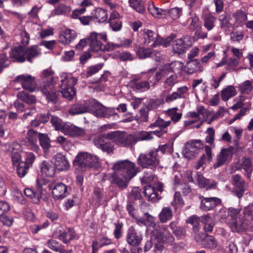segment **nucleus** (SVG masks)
Returning a JSON list of instances; mask_svg holds the SVG:
<instances>
[{"label":"nucleus","instance_id":"obj_1","mask_svg":"<svg viewBox=\"0 0 253 253\" xmlns=\"http://www.w3.org/2000/svg\"><path fill=\"white\" fill-rule=\"evenodd\" d=\"M167 148V145H160L157 148L140 153L137 159L138 165L143 169L155 170L160 165V157L165 153Z\"/></svg>","mask_w":253,"mask_h":253},{"label":"nucleus","instance_id":"obj_2","mask_svg":"<svg viewBox=\"0 0 253 253\" xmlns=\"http://www.w3.org/2000/svg\"><path fill=\"white\" fill-rule=\"evenodd\" d=\"M153 227L151 237L156 240L154 244L155 249L158 251L163 250L165 242L169 245L174 244L175 239L166 225L156 224Z\"/></svg>","mask_w":253,"mask_h":253},{"label":"nucleus","instance_id":"obj_3","mask_svg":"<svg viewBox=\"0 0 253 253\" xmlns=\"http://www.w3.org/2000/svg\"><path fill=\"white\" fill-rule=\"evenodd\" d=\"M112 169L127 180H130L136 175L139 170V168L136 167L135 164L128 160L117 161L114 164Z\"/></svg>","mask_w":253,"mask_h":253},{"label":"nucleus","instance_id":"obj_4","mask_svg":"<svg viewBox=\"0 0 253 253\" xmlns=\"http://www.w3.org/2000/svg\"><path fill=\"white\" fill-rule=\"evenodd\" d=\"M59 86L63 97L68 100H73L76 93L74 86L77 84V79L73 77L68 78L67 75L65 73L62 74Z\"/></svg>","mask_w":253,"mask_h":253},{"label":"nucleus","instance_id":"obj_5","mask_svg":"<svg viewBox=\"0 0 253 253\" xmlns=\"http://www.w3.org/2000/svg\"><path fill=\"white\" fill-rule=\"evenodd\" d=\"M73 164L78 169L84 170L97 166L98 159L97 156L87 152H80L76 157Z\"/></svg>","mask_w":253,"mask_h":253},{"label":"nucleus","instance_id":"obj_6","mask_svg":"<svg viewBox=\"0 0 253 253\" xmlns=\"http://www.w3.org/2000/svg\"><path fill=\"white\" fill-rule=\"evenodd\" d=\"M110 138L113 139V142L116 144L123 147H132L136 142L134 133L128 134L124 131H113L108 135Z\"/></svg>","mask_w":253,"mask_h":253},{"label":"nucleus","instance_id":"obj_7","mask_svg":"<svg viewBox=\"0 0 253 253\" xmlns=\"http://www.w3.org/2000/svg\"><path fill=\"white\" fill-rule=\"evenodd\" d=\"M111 134V132L107 133L99 134L96 135L93 139L94 144L100 149L103 152H106L109 155L113 154L114 150V145L107 140H113L110 138L108 135Z\"/></svg>","mask_w":253,"mask_h":253},{"label":"nucleus","instance_id":"obj_8","mask_svg":"<svg viewBox=\"0 0 253 253\" xmlns=\"http://www.w3.org/2000/svg\"><path fill=\"white\" fill-rule=\"evenodd\" d=\"M174 37V36L171 35L164 40L159 37L157 33L151 30H147L143 34L144 43L147 45L151 42H153L152 44L153 47L162 44H164L165 46H167Z\"/></svg>","mask_w":253,"mask_h":253},{"label":"nucleus","instance_id":"obj_9","mask_svg":"<svg viewBox=\"0 0 253 253\" xmlns=\"http://www.w3.org/2000/svg\"><path fill=\"white\" fill-rule=\"evenodd\" d=\"M40 87L41 91L48 102L53 104L57 102L59 91L56 89L53 83L48 81L42 82Z\"/></svg>","mask_w":253,"mask_h":253},{"label":"nucleus","instance_id":"obj_10","mask_svg":"<svg viewBox=\"0 0 253 253\" xmlns=\"http://www.w3.org/2000/svg\"><path fill=\"white\" fill-rule=\"evenodd\" d=\"M234 150V148L232 146L222 148L216 156L215 162L212 166L213 169H216L228 164L231 160Z\"/></svg>","mask_w":253,"mask_h":253},{"label":"nucleus","instance_id":"obj_11","mask_svg":"<svg viewBox=\"0 0 253 253\" xmlns=\"http://www.w3.org/2000/svg\"><path fill=\"white\" fill-rule=\"evenodd\" d=\"M241 209L237 208L235 209L230 208L229 209V215L232 218L231 227L233 231L240 232L247 230L248 229H240L239 228L240 225L239 220L240 219L241 221L244 223L246 222V217L244 213V211L242 213H241Z\"/></svg>","mask_w":253,"mask_h":253},{"label":"nucleus","instance_id":"obj_12","mask_svg":"<svg viewBox=\"0 0 253 253\" xmlns=\"http://www.w3.org/2000/svg\"><path fill=\"white\" fill-rule=\"evenodd\" d=\"M232 183L234 185L232 190L233 194L239 199L243 197L244 193L247 190L248 185L239 174L232 175Z\"/></svg>","mask_w":253,"mask_h":253},{"label":"nucleus","instance_id":"obj_13","mask_svg":"<svg viewBox=\"0 0 253 253\" xmlns=\"http://www.w3.org/2000/svg\"><path fill=\"white\" fill-rule=\"evenodd\" d=\"M163 191V184L161 182H158L154 186L147 185L144 188V194L147 197L148 200L152 202H157L161 199L158 192H162Z\"/></svg>","mask_w":253,"mask_h":253},{"label":"nucleus","instance_id":"obj_14","mask_svg":"<svg viewBox=\"0 0 253 253\" xmlns=\"http://www.w3.org/2000/svg\"><path fill=\"white\" fill-rule=\"evenodd\" d=\"M45 186V184H43L42 183V181L39 180L37 181V192H35L32 189L26 188L24 190L25 195L32 199H33V201L35 204H39L40 199H43L44 201L47 200V198L46 197H44L45 195L43 187Z\"/></svg>","mask_w":253,"mask_h":253},{"label":"nucleus","instance_id":"obj_15","mask_svg":"<svg viewBox=\"0 0 253 253\" xmlns=\"http://www.w3.org/2000/svg\"><path fill=\"white\" fill-rule=\"evenodd\" d=\"M13 82L20 83L24 89L30 92H34L37 87L35 78L30 75L22 74L18 75L15 78Z\"/></svg>","mask_w":253,"mask_h":253},{"label":"nucleus","instance_id":"obj_16","mask_svg":"<svg viewBox=\"0 0 253 253\" xmlns=\"http://www.w3.org/2000/svg\"><path fill=\"white\" fill-rule=\"evenodd\" d=\"M203 148V144L200 140H194L188 142L185 144L183 154L185 157L191 159L197 155L200 149Z\"/></svg>","mask_w":253,"mask_h":253},{"label":"nucleus","instance_id":"obj_17","mask_svg":"<svg viewBox=\"0 0 253 253\" xmlns=\"http://www.w3.org/2000/svg\"><path fill=\"white\" fill-rule=\"evenodd\" d=\"M244 213L246 217V222L243 223L239 219V228L249 230L253 227V203L244 207Z\"/></svg>","mask_w":253,"mask_h":253},{"label":"nucleus","instance_id":"obj_18","mask_svg":"<svg viewBox=\"0 0 253 253\" xmlns=\"http://www.w3.org/2000/svg\"><path fill=\"white\" fill-rule=\"evenodd\" d=\"M48 187L52 189V195L54 199H62L67 195L68 187L62 182L49 185Z\"/></svg>","mask_w":253,"mask_h":253},{"label":"nucleus","instance_id":"obj_19","mask_svg":"<svg viewBox=\"0 0 253 253\" xmlns=\"http://www.w3.org/2000/svg\"><path fill=\"white\" fill-rule=\"evenodd\" d=\"M129 84L130 87L136 92H144L150 88L149 82L141 80L138 77L133 78Z\"/></svg>","mask_w":253,"mask_h":253},{"label":"nucleus","instance_id":"obj_20","mask_svg":"<svg viewBox=\"0 0 253 253\" xmlns=\"http://www.w3.org/2000/svg\"><path fill=\"white\" fill-rule=\"evenodd\" d=\"M201 209L205 211L213 210L217 205H220L221 200L216 197H205L201 196Z\"/></svg>","mask_w":253,"mask_h":253},{"label":"nucleus","instance_id":"obj_21","mask_svg":"<svg viewBox=\"0 0 253 253\" xmlns=\"http://www.w3.org/2000/svg\"><path fill=\"white\" fill-rule=\"evenodd\" d=\"M187 38H180L175 40L172 44V50L175 54L180 55L185 52L191 46Z\"/></svg>","mask_w":253,"mask_h":253},{"label":"nucleus","instance_id":"obj_22","mask_svg":"<svg viewBox=\"0 0 253 253\" xmlns=\"http://www.w3.org/2000/svg\"><path fill=\"white\" fill-rule=\"evenodd\" d=\"M142 240V235L136 231L133 227H130L126 236L127 243L131 246L136 247L140 245Z\"/></svg>","mask_w":253,"mask_h":253},{"label":"nucleus","instance_id":"obj_23","mask_svg":"<svg viewBox=\"0 0 253 253\" xmlns=\"http://www.w3.org/2000/svg\"><path fill=\"white\" fill-rule=\"evenodd\" d=\"M196 238L197 242L206 248L214 249L218 245L216 240L212 236L207 235L205 237L204 234H198Z\"/></svg>","mask_w":253,"mask_h":253},{"label":"nucleus","instance_id":"obj_24","mask_svg":"<svg viewBox=\"0 0 253 253\" xmlns=\"http://www.w3.org/2000/svg\"><path fill=\"white\" fill-rule=\"evenodd\" d=\"M54 166L58 170L64 171L70 168V164L65 155L57 153L54 156Z\"/></svg>","mask_w":253,"mask_h":253},{"label":"nucleus","instance_id":"obj_25","mask_svg":"<svg viewBox=\"0 0 253 253\" xmlns=\"http://www.w3.org/2000/svg\"><path fill=\"white\" fill-rule=\"evenodd\" d=\"M63 133L71 137L83 136L85 135L84 130L74 125L66 124L63 128Z\"/></svg>","mask_w":253,"mask_h":253},{"label":"nucleus","instance_id":"obj_26","mask_svg":"<svg viewBox=\"0 0 253 253\" xmlns=\"http://www.w3.org/2000/svg\"><path fill=\"white\" fill-rule=\"evenodd\" d=\"M76 32L73 30L66 29L63 30L59 35V41L63 44H69L77 38Z\"/></svg>","mask_w":253,"mask_h":253},{"label":"nucleus","instance_id":"obj_27","mask_svg":"<svg viewBox=\"0 0 253 253\" xmlns=\"http://www.w3.org/2000/svg\"><path fill=\"white\" fill-rule=\"evenodd\" d=\"M98 33L92 32L87 38V41L90 46V50L97 52L102 50V43L98 39Z\"/></svg>","mask_w":253,"mask_h":253},{"label":"nucleus","instance_id":"obj_28","mask_svg":"<svg viewBox=\"0 0 253 253\" xmlns=\"http://www.w3.org/2000/svg\"><path fill=\"white\" fill-rule=\"evenodd\" d=\"M110 179L112 184L116 185L121 189L126 188L130 181L121 177L119 172L115 171L111 174Z\"/></svg>","mask_w":253,"mask_h":253},{"label":"nucleus","instance_id":"obj_29","mask_svg":"<svg viewBox=\"0 0 253 253\" xmlns=\"http://www.w3.org/2000/svg\"><path fill=\"white\" fill-rule=\"evenodd\" d=\"M39 133L32 129H29L26 134V142L31 146V149L34 151L39 150V146L37 145Z\"/></svg>","mask_w":253,"mask_h":253},{"label":"nucleus","instance_id":"obj_30","mask_svg":"<svg viewBox=\"0 0 253 253\" xmlns=\"http://www.w3.org/2000/svg\"><path fill=\"white\" fill-rule=\"evenodd\" d=\"M10 55L14 61L23 62L25 61V48L22 46L15 47L11 50Z\"/></svg>","mask_w":253,"mask_h":253},{"label":"nucleus","instance_id":"obj_31","mask_svg":"<svg viewBox=\"0 0 253 253\" xmlns=\"http://www.w3.org/2000/svg\"><path fill=\"white\" fill-rule=\"evenodd\" d=\"M41 54V51L38 45H34L25 48V60L32 62L33 59Z\"/></svg>","mask_w":253,"mask_h":253},{"label":"nucleus","instance_id":"obj_32","mask_svg":"<svg viewBox=\"0 0 253 253\" xmlns=\"http://www.w3.org/2000/svg\"><path fill=\"white\" fill-rule=\"evenodd\" d=\"M201 65L198 59L189 60L185 66V71L189 74L201 71Z\"/></svg>","mask_w":253,"mask_h":253},{"label":"nucleus","instance_id":"obj_33","mask_svg":"<svg viewBox=\"0 0 253 253\" xmlns=\"http://www.w3.org/2000/svg\"><path fill=\"white\" fill-rule=\"evenodd\" d=\"M238 169H244L246 171L245 175L250 179L253 172V164L251 160L248 158L243 157L241 160L240 167Z\"/></svg>","mask_w":253,"mask_h":253},{"label":"nucleus","instance_id":"obj_34","mask_svg":"<svg viewBox=\"0 0 253 253\" xmlns=\"http://www.w3.org/2000/svg\"><path fill=\"white\" fill-rule=\"evenodd\" d=\"M197 180L199 186L201 188L215 189L217 186V183L215 181L211 183L209 179L205 178L200 173L197 174Z\"/></svg>","mask_w":253,"mask_h":253},{"label":"nucleus","instance_id":"obj_35","mask_svg":"<svg viewBox=\"0 0 253 253\" xmlns=\"http://www.w3.org/2000/svg\"><path fill=\"white\" fill-rule=\"evenodd\" d=\"M188 21L190 22L188 27L190 31H195L202 28V24L199 20V18L195 13H190Z\"/></svg>","mask_w":253,"mask_h":253},{"label":"nucleus","instance_id":"obj_36","mask_svg":"<svg viewBox=\"0 0 253 253\" xmlns=\"http://www.w3.org/2000/svg\"><path fill=\"white\" fill-rule=\"evenodd\" d=\"M172 216V211L169 207H164L158 215L159 219L162 223L171 220Z\"/></svg>","mask_w":253,"mask_h":253},{"label":"nucleus","instance_id":"obj_37","mask_svg":"<svg viewBox=\"0 0 253 253\" xmlns=\"http://www.w3.org/2000/svg\"><path fill=\"white\" fill-rule=\"evenodd\" d=\"M38 138L40 141V145L43 149L44 152L47 153L49 151L51 147L50 138L47 134L39 133Z\"/></svg>","mask_w":253,"mask_h":253},{"label":"nucleus","instance_id":"obj_38","mask_svg":"<svg viewBox=\"0 0 253 253\" xmlns=\"http://www.w3.org/2000/svg\"><path fill=\"white\" fill-rule=\"evenodd\" d=\"M20 145L18 143H13L10 147V151L11 152V159L13 165H18L21 159V155L18 152L20 148Z\"/></svg>","mask_w":253,"mask_h":253},{"label":"nucleus","instance_id":"obj_39","mask_svg":"<svg viewBox=\"0 0 253 253\" xmlns=\"http://www.w3.org/2000/svg\"><path fill=\"white\" fill-rule=\"evenodd\" d=\"M92 15L93 19H96L97 22L99 23L105 22L108 18L106 11L100 7L96 8Z\"/></svg>","mask_w":253,"mask_h":253},{"label":"nucleus","instance_id":"obj_40","mask_svg":"<svg viewBox=\"0 0 253 253\" xmlns=\"http://www.w3.org/2000/svg\"><path fill=\"white\" fill-rule=\"evenodd\" d=\"M71 10L70 6L67 5L64 3L58 4L55 9L52 11L51 14L53 16L66 15Z\"/></svg>","mask_w":253,"mask_h":253},{"label":"nucleus","instance_id":"obj_41","mask_svg":"<svg viewBox=\"0 0 253 253\" xmlns=\"http://www.w3.org/2000/svg\"><path fill=\"white\" fill-rule=\"evenodd\" d=\"M216 20V18L212 15L206 14L203 19L204 26L208 31H211L214 27Z\"/></svg>","mask_w":253,"mask_h":253},{"label":"nucleus","instance_id":"obj_42","mask_svg":"<svg viewBox=\"0 0 253 253\" xmlns=\"http://www.w3.org/2000/svg\"><path fill=\"white\" fill-rule=\"evenodd\" d=\"M68 112L72 116L85 113L83 103L76 102L72 104L70 106Z\"/></svg>","mask_w":253,"mask_h":253},{"label":"nucleus","instance_id":"obj_43","mask_svg":"<svg viewBox=\"0 0 253 253\" xmlns=\"http://www.w3.org/2000/svg\"><path fill=\"white\" fill-rule=\"evenodd\" d=\"M129 6L137 12L144 14L145 12V7L141 0H128Z\"/></svg>","mask_w":253,"mask_h":253},{"label":"nucleus","instance_id":"obj_44","mask_svg":"<svg viewBox=\"0 0 253 253\" xmlns=\"http://www.w3.org/2000/svg\"><path fill=\"white\" fill-rule=\"evenodd\" d=\"M236 94V90L233 85H229L221 91V97L223 101H227Z\"/></svg>","mask_w":253,"mask_h":253},{"label":"nucleus","instance_id":"obj_45","mask_svg":"<svg viewBox=\"0 0 253 253\" xmlns=\"http://www.w3.org/2000/svg\"><path fill=\"white\" fill-rule=\"evenodd\" d=\"M17 96L19 99L28 104H32L36 102L35 96L29 94L24 91L19 92Z\"/></svg>","mask_w":253,"mask_h":253},{"label":"nucleus","instance_id":"obj_46","mask_svg":"<svg viewBox=\"0 0 253 253\" xmlns=\"http://www.w3.org/2000/svg\"><path fill=\"white\" fill-rule=\"evenodd\" d=\"M75 236L74 230L72 228H68L67 231L59 235V238L64 243L67 244L74 239Z\"/></svg>","mask_w":253,"mask_h":253},{"label":"nucleus","instance_id":"obj_47","mask_svg":"<svg viewBox=\"0 0 253 253\" xmlns=\"http://www.w3.org/2000/svg\"><path fill=\"white\" fill-rule=\"evenodd\" d=\"M85 113L94 111L99 105V102L94 99L85 100L83 102Z\"/></svg>","mask_w":253,"mask_h":253},{"label":"nucleus","instance_id":"obj_48","mask_svg":"<svg viewBox=\"0 0 253 253\" xmlns=\"http://www.w3.org/2000/svg\"><path fill=\"white\" fill-rule=\"evenodd\" d=\"M46 245L51 250L58 253L64 247L58 241L54 239L47 240Z\"/></svg>","mask_w":253,"mask_h":253},{"label":"nucleus","instance_id":"obj_49","mask_svg":"<svg viewBox=\"0 0 253 253\" xmlns=\"http://www.w3.org/2000/svg\"><path fill=\"white\" fill-rule=\"evenodd\" d=\"M50 122L55 130L63 132V128L66 124H64L61 119L56 116H51Z\"/></svg>","mask_w":253,"mask_h":253},{"label":"nucleus","instance_id":"obj_50","mask_svg":"<svg viewBox=\"0 0 253 253\" xmlns=\"http://www.w3.org/2000/svg\"><path fill=\"white\" fill-rule=\"evenodd\" d=\"M135 141L137 143L139 141L149 140L153 139L152 132L145 131L134 132Z\"/></svg>","mask_w":253,"mask_h":253},{"label":"nucleus","instance_id":"obj_51","mask_svg":"<svg viewBox=\"0 0 253 253\" xmlns=\"http://www.w3.org/2000/svg\"><path fill=\"white\" fill-rule=\"evenodd\" d=\"M171 124V121H165L161 118H158L157 120L150 125L151 128L158 127L160 129L166 130V128Z\"/></svg>","mask_w":253,"mask_h":253},{"label":"nucleus","instance_id":"obj_52","mask_svg":"<svg viewBox=\"0 0 253 253\" xmlns=\"http://www.w3.org/2000/svg\"><path fill=\"white\" fill-rule=\"evenodd\" d=\"M41 171L47 176H51L55 172V169L48 162L43 161L41 166Z\"/></svg>","mask_w":253,"mask_h":253},{"label":"nucleus","instance_id":"obj_53","mask_svg":"<svg viewBox=\"0 0 253 253\" xmlns=\"http://www.w3.org/2000/svg\"><path fill=\"white\" fill-rule=\"evenodd\" d=\"M148 10L150 13L154 16H156L159 15H166V10H164L156 7L153 2L149 4L148 7Z\"/></svg>","mask_w":253,"mask_h":253},{"label":"nucleus","instance_id":"obj_54","mask_svg":"<svg viewBox=\"0 0 253 253\" xmlns=\"http://www.w3.org/2000/svg\"><path fill=\"white\" fill-rule=\"evenodd\" d=\"M206 133L207 135L206 137V142L211 145H213V147H215V144L214 143V137L215 134V131L212 127H209L207 129L206 131Z\"/></svg>","mask_w":253,"mask_h":253},{"label":"nucleus","instance_id":"obj_55","mask_svg":"<svg viewBox=\"0 0 253 253\" xmlns=\"http://www.w3.org/2000/svg\"><path fill=\"white\" fill-rule=\"evenodd\" d=\"M166 10V15L169 14L170 17L174 20L178 18L180 16L182 11V9L178 7H174L170 10Z\"/></svg>","mask_w":253,"mask_h":253},{"label":"nucleus","instance_id":"obj_56","mask_svg":"<svg viewBox=\"0 0 253 253\" xmlns=\"http://www.w3.org/2000/svg\"><path fill=\"white\" fill-rule=\"evenodd\" d=\"M244 37V35L241 31H233L230 34V40L233 42H240Z\"/></svg>","mask_w":253,"mask_h":253},{"label":"nucleus","instance_id":"obj_57","mask_svg":"<svg viewBox=\"0 0 253 253\" xmlns=\"http://www.w3.org/2000/svg\"><path fill=\"white\" fill-rule=\"evenodd\" d=\"M53 72L50 68L44 70L42 73V77L43 78V81H48L53 83Z\"/></svg>","mask_w":253,"mask_h":253},{"label":"nucleus","instance_id":"obj_58","mask_svg":"<svg viewBox=\"0 0 253 253\" xmlns=\"http://www.w3.org/2000/svg\"><path fill=\"white\" fill-rule=\"evenodd\" d=\"M172 73L174 74L180 73L183 68V64L179 61H175L170 63H169Z\"/></svg>","mask_w":253,"mask_h":253},{"label":"nucleus","instance_id":"obj_59","mask_svg":"<svg viewBox=\"0 0 253 253\" xmlns=\"http://www.w3.org/2000/svg\"><path fill=\"white\" fill-rule=\"evenodd\" d=\"M106 107L99 103V105L96 107L93 114L98 118H105Z\"/></svg>","mask_w":253,"mask_h":253},{"label":"nucleus","instance_id":"obj_60","mask_svg":"<svg viewBox=\"0 0 253 253\" xmlns=\"http://www.w3.org/2000/svg\"><path fill=\"white\" fill-rule=\"evenodd\" d=\"M29 168V167H27V166L26 165V164H24V162H21L19 163L18 165H17V173L19 177H24L27 172Z\"/></svg>","mask_w":253,"mask_h":253},{"label":"nucleus","instance_id":"obj_61","mask_svg":"<svg viewBox=\"0 0 253 253\" xmlns=\"http://www.w3.org/2000/svg\"><path fill=\"white\" fill-rule=\"evenodd\" d=\"M137 55L140 58H145L153 54L152 50L150 48L141 47L137 50Z\"/></svg>","mask_w":253,"mask_h":253},{"label":"nucleus","instance_id":"obj_62","mask_svg":"<svg viewBox=\"0 0 253 253\" xmlns=\"http://www.w3.org/2000/svg\"><path fill=\"white\" fill-rule=\"evenodd\" d=\"M233 16L235 19L236 21L239 23L245 21L247 19V15L242 10L237 11L233 14Z\"/></svg>","mask_w":253,"mask_h":253},{"label":"nucleus","instance_id":"obj_63","mask_svg":"<svg viewBox=\"0 0 253 253\" xmlns=\"http://www.w3.org/2000/svg\"><path fill=\"white\" fill-rule=\"evenodd\" d=\"M219 21L221 28H229L232 26V24L229 22V18L225 15H221L219 16Z\"/></svg>","mask_w":253,"mask_h":253},{"label":"nucleus","instance_id":"obj_64","mask_svg":"<svg viewBox=\"0 0 253 253\" xmlns=\"http://www.w3.org/2000/svg\"><path fill=\"white\" fill-rule=\"evenodd\" d=\"M253 86L250 81H246L240 85V91L242 93H249L252 90Z\"/></svg>","mask_w":253,"mask_h":253}]
</instances>
